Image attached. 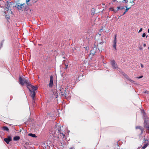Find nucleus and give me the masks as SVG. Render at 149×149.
Wrapping results in <instances>:
<instances>
[{
	"instance_id": "1",
	"label": "nucleus",
	"mask_w": 149,
	"mask_h": 149,
	"mask_svg": "<svg viewBox=\"0 0 149 149\" xmlns=\"http://www.w3.org/2000/svg\"><path fill=\"white\" fill-rule=\"evenodd\" d=\"M19 82L22 86H23L25 84L26 85L27 88L31 93L30 95L32 98V102H34V97L36 95L35 91L37 89V87L31 85L28 80L25 78H22L20 77L19 78Z\"/></svg>"
},
{
	"instance_id": "2",
	"label": "nucleus",
	"mask_w": 149,
	"mask_h": 149,
	"mask_svg": "<svg viewBox=\"0 0 149 149\" xmlns=\"http://www.w3.org/2000/svg\"><path fill=\"white\" fill-rule=\"evenodd\" d=\"M66 90L65 88H62L60 89L61 95L64 98H65L68 96V93L66 92Z\"/></svg>"
},
{
	"instance_id": "3",
	"label": "nucleus",
	"mask_w": 149,
	"mask_h": 149,
	"mask_svg": "<svg viewBox=\"0 0 149 149\" xmlns=\"http://www.w3.org/2000/svg\"><path fill=\"white\" fill-rule=\"evenodd\" d=\"M25 4H20L19 3H17L15 6V7L18 10H23L25 9Z\"/></svg>"
},
{
	"instance_id": "4",
	"label": "nucleus",
	"mask_w": 149,
	"mask_h": 149,
	"mask_svg": "<svg viewBox=\"0 0 149 149\" xmlns=\"http://www.w3.org/2000/svg\"><path fill=\"white\" fill-rule=\"evenodd\" d=\"M136 129H139L140 130V134L139 135V138L141 139L142 137L144 136V135H143V129L142 127L141 126H138L136 127Z\"/></svg>"
},
{
	"instance_id": "5",
	"label": "nucleus",
	"mask_w": 149,
	"mask_h": 149,
	"mask_svg": "<svg viewBox=\"0 0 149 149\" xmlns=\"http://www.w3.org/2000/svg\"><path fill=\"white\" fill-rule=\"evenodd\" d=\"M53 77L51 75L50 77L49 83V86L50 88H52L53 86Z\"/></svg>"
},
{
	"instance_id": "6",
	"label": "nucleus",
	"mask_w": 149,
	"mask_h": 149,
	"mask_svg": "<svg viewBox=\"0 0 149 149\" xmlns=\"http://www.w3.org/2000/svg\"><path fill=\"white\" fill-rule=\"evenodd\" d=\"M6 10V11H5V13L6 15L8 13V14L10 13L11 14L12 13V12L11 11V8L10 7L8 6V8L7 7Z\"/></svg>"
},
{
	"instance_id": "7",
	"label": "nucleus",
	"mask_w": 149,
	"mask_h": 149,
	"mask_svg": "<svg viewBox=\"0 0 149 149\" xmlns=\"http://www.w3.org/2000/svg\"><path fill=\"white\" fill-rule=\"evenodd\" d=\"M149 124V121L148 117L146 116H144V126L147 125Z\"/></svg>"
},
{
	"instance_id": "8",
	"label": "nucleus",
	"mask_w": 149,
	"mask_h": 149,
	"mask_svg": "<svg viewBox=\"0 0 149 149\" xmlns=\"http://www.w3.org/2000/svg\"><path fill=\"white\" fill-rule=\"evenodd\" d=\"M111 65H112V67L113 69H117L118 68L117 64L116 63L115 61L112 60L111 61Z\"/></svg>"
},
{
	"instance_id": "9",
	"label": "nucleus",
	"mask_w": 149,
	"mask_h": 149,
	"mask_svg": "<svg viewBox=\"0 0 149 149\" xmlns=\"http://www.w3.org/2000/svg\"><path fill=\"white\" fill-rule=\"evenodd\" d=\"M145 141H146V143H145L143 146L142 147L143 149H145L148 145H149V138L145 140Z\"/></svg>"
},
{
	"instance_id": "10",
	"label": "nucleus",
	"mask_w": 149,
	"mask_h": 149,
	"mask_svg": "<svg viewBox=\"0 0 149 149\" xmlns=\"http://www.w3.org/2000/svg\"><path fill=\"white\" fill-rule=\"evenodd\" d=\"M4 140L6 143L8 144L9 142L11 140L12 138L11 136H8L7 138H5Z\"/></svg>"
},
{
	"instance_id": "11",
	"label": "nucleus",
	"mask_w": 149,
	"mask_h": 149,
	"mask_svg": "<svg viewBox=\"0 0 149 149\" xmlns=\"http://www.w3.org/2000/svg\"><path fill=\"white\" fill-rule=\"evenodd\" d=\"M116 42H117V39H116V38L114 39L113 41V47L114 48V49L115 51L116 50Z\"/></svg>"
},
{
	"instance_id": "12",
	"label": "nucleus",
	"mask_w": 149,
	"mask_h": 149,
	"mask_svg": "<svg viewBox=\"0 0 149 149\" xmlns=\"http://www.w3.org/2000/svg\"><path fill=\"white\" fill-rule=\"evenodd\" d=\"M123 74V76H124V77L125 78H126L127 79V80H128L130 81H131V82H134V81H133V80H132L131 79H130L129 78V77H128V76L126 74H125V73H124V74Z\"/></svg>"
},
{
	"instance_id": "13",
	"label": "nucleus",
	"mask_w": 149,
	"mask_h": 149,
	"mask_svg": "<svg viewBox=\"0 0 149 149\" xmlns=\"http://www.w3.org/2000/svg\"><path fill=\"white\" fill-rule=\"evenodd\" d=\"M144 127L146 129V132L149 134V125H148Z\"/></svg>"
},
{
	"instance_id": "14",
	"label": "nucleus",
	"mask_w": 149,
	"mask_h": 149,
	"mask_svg": "<svg viewBox=\"0 0 149 149\" xmlns=\"http://www.w3.org/2000/svg\"><path fill=\"white\" fill-rule=\"evenodd\" d=\"M20 139V137L19 136H16L14 137L13 140L14 141H17L19 140Z\"/></svg>"
},
{
	"instance_id": "15",
	"label": "nucleus",
	"mask_w": 149,
	"mask_h": 149,
	"mask_svg": "<svg viewBox=\"0 0 149 149\" xmlns=\"http://www.w3.org/2000/svg\"><path fill=\"white\" fill-rule=\"evenodd\" d=\"M3 130L4 131H9L8 128L6 126H3L2 128Z\"/></svg>"
},
{
	"instance_id": "16",
	"label": "nucleus",
	"mask_w": 149,
	"mask_h": 149,
	"mask_svg": "<svg viewBox=\"0 0 149 149\" xmlns=\"http://www.w3.org/2000/svg\"><path fill=\"white\" fill-rule=\"evenodd\" d=\"M118 9H119L120 10H122L124 9V7L122 6H120L117 7Z\"/></svg>"
},
{
	"instance_id": "17",
	"label": "nucleus",
	"mask_w": 149,
	"mask_h": 149,
	"mask_svg": "<svg viewBox=\"0 0 149 149\" xmlns=\"http://www.w3.org/2000/svg\"><path fill=\"white\" fill-rule=\"evenodd\" d=\"M28 135L32 136V137H36L35 134H33L32 133L29 134Z\"/></svg>"
},
{
	"instance_id": "18",
	"label": "nucleus",
	"mask_w": 149,
	"mask_h": 149,
	"mask_svg": "<svg viewBox=\"0 0 149 149\" xmlns=\"http://www.w3.org/2000/svg\"><path fill=\"white\" fill-rule=\"evenodd\" d=\"M109 10L110 11H113L115 13H116V11L113 8H110Z\"/></svg>"
},
{
	"instance_id": "19",
	"label": "nucleus",
	"mask_w": 149,
	"mask_h": 149,
	"mask_svg": "<svg viewBox=\"0 0 149 149\" xmlns=\"http://www.w3.org/2000/svg\"><path fill=\"white\" fill-rule=\"evenodd\" d=\"M125 7L126 8V9H125V11L126 12H127V11H128V10L131 8V7H130V8H127V6H125Z\"/></svg>"
},
{
	"instance_id": "20",
	"label": "nucleus",
	"mask_w": 149,
	"mask_h": 149,
	"mask_svg": "<svg viewBox=\"0 0 149 149\" xmlns=\"http://www.w3.org/2000/svg\"><path fill=\"white\" fill-rule=\"evenodd\" d=\"M113 2L114 3H115L116 4L118 2V1L117 0H113Z\"/></svg>"
},
{
	"instance_id": "21",
	"label": "nucleus",
	"mask_w": 149,
	"mask_h": 149,
	"mask_svg": "<svg viewBox=\"0 0 149 149\" xmlns=\"http://www.w3.org/2000/svg\"><path fill=\"white\" fill-rule=\"evenodd\" d=\"M146 33H144L142 35V37H144L146 36Z\"/></svg>"
},
{
	"instance_id": "22",
	"label": "nucleus",
	"mask_w": 149,
	"mask_h": 149,
	"mask_svg": "<svg viewBox=\"0 0 149 149\" xmlns=\"http://www.w3.org/2000/svg\"><path fill=\"white\" fill-rule=\"evenodd\" d=\"M144 93L147 94H149V91H146L144 92Z\"/></svg>"
},
{
	"instance_id": "23",
	"label": "nucleus",
	"mask_w": 149,
	"mask_h": 149,
	"mask_svg": "<svg viewBox=\"0 0 149 149\" xmlns=\"http://www.w3.org/2000/svg\"><path fill=\"white\" fill-rule=\"evenodd\" d=\"M123 2H124L126 3H127L128 2V1H127V0H124L123 1Z\"/></svg>"
},
{
	"instance_id": "24",
	"label": "nucleus",
	"mask_w": 149,
	"mask_h": 149,
	"mask_svg": "<svg viewBox=\"0 0 149 149\" xmlns=\"http://www.w3.org/2000/svg\"><path fill=\"white\" fill-rule=\"evenodd\" d=\"M143 77V76H140V77H136V78H137L138 79H140L141 78Z\"/></svg>"
},
{
	"instance_id": "25",
	"label": "nucleus",
	"mask_w": 149,
	"mask_h": 149,
	"mask_svg": "<svg viewBox=\"0 0 149 149\" xmlns=\"http://www.w3.org/2000/svg\"><path fill=\"white\" fill-rule=\"evenodd\" d=\"M114 10H115L116 11V12H117L119 10V9H118V8H117L116 9H114Z\"/></svg>"
},
{
	"instance_id": "26",
	"label": "nucleus",
	"mask_w": 149,
	"mask_h": 149,
	"mask_svg": "<svg viewBox=\"0 0 149 149\" xmlns=\"http://www.w3.org/2000/svg\"><path fill=\"white\" fill-rule=\"evenodd\" d=\"M65 68L66 69L68 68V65H67L66 64L65 65Z\"/></svg>"
},
{
	"instance_id": "27",
	"label": "nucleus",
	"mask_w": 149,
	"mask_h": 149,
	"mask_svg": "<svg viewBox=\"0 0 149 149\" xmlns=\"http://www.w3.org/2000/svg\"><path fill=\"white\" fill-rule=\"evenodd\" d=\"M142 30V28H141L140 29V30H139V33H140V32H141Z\"/></svg>"
},
{
	"instance_id": "28",
	"label": "nucleus",
	"mask_w": 149,
	"mask_h": 149,
	"mask_svg": "<svg viewBox=\"0 0 149 149\" xmlns=\"http://www.w3.org/2000/svg\"><path fill=\"white\" fill-rule=\"evenodd\" d=\"M142 49V48L141 46H140V47H139V49L140 50Z\"/></svg>"
},
{
	"instance_id": "29",
	"label": "nucleus",
	"mask_w": 149,
	"mask_h": 149,
	"mask_svg": "<svg viewBox=\"0 0 149 149\" xmlns=\"http://www.w3.org/2000/svg\"><path fill=\"white\" fill-rule=\"evenodd\" d=\"M141 67L142 68H143V64H141Z\"/></svg>"
},
{
	"instance_id": "30",
	"label": "nucleus",
	"mask_w": 149,
	"mask_h": 149,
	"mask_svg": "<svg viewBox=\"0 0 149 149\" xmlns=\"http://www.w3.org/2000/svg\"><path fill=\"white\" fill-rule=\"evenodd\" d=\"M30 1V0H26V3H28Z\"/></svg>"
},
{
	"instance_id": "31",
	"label": "nucleus",
	"mask_w": 149,
	"mask_h": 149,
	"mask_svg": "<svg viewBox=\"0 0 149 149\" xmlns=\"http://www.w3.org/2000/svg\"><path fill=\"white\" fill-rule=\"evenodd\" d=\"M116 36H117V35H116V34L115 35L114 39H115L116 38V39H117Z\"/></svg>"
},
{
	"instance_id": "32",
	"label": "nucleus",
	"mask_w": 149,
	"mask_h": 149,
	"mask_svg": "<svg viewBox=\"0 0 149 149\" xmlns=\"http://www.w3.org/2000/svg\"><path fill=\"white\" fill-rule=\"evenodd\" d=\"M126 13V12L125 11V12H124V13H123V15H122V16H123V15H125V14Z\"/></svg>"
},
{
	"instance_id": "33",
	"label": "nucleus",
	"mask_w": 149,
	"mask_h": 149,
	"mask_svg": "<svg viewBox=\"0 0 149 149\" xmlns=\"http://www.w3.org/2000/svg\"><path fill=\"white\" fill-rule=\"evenodd\" d=\"M143 46L144 47H145L146 46V44L145 43H144L143 44Z\"/></svg>"
},
{
	"instance_id": "34",
	"label": "nucleus",
	"mask_w": 149,
	"mask_h": 149,
	"mask_svg": "<svg viewBox=\"0 0 149 149\" xmlns=\"http://www.w3.org/2000/svg\"><path fill=\"white\" fill-rule=\"evenodd\" d=\"M69 149H74V147H71Z\"/></svg>"
},
{
	"instance_id": "35",
	"label": "nucleus",
	"mask_w": 149,
	"mask_h": 149,
	"mask_svg": "<svg viewBox=\"0 0 149 149\" xmlns=\"http://www.w3.org/2000/svg\"><path fill=\"white\" fill-rule=\"evenodd\" d=\"M136 0H133L132 2L134 3V1H135Z\"/></svg>"
},
{
	"instance_id": "36",
	"label": "nucleus",
	"mask_w": 149,
	"mask_h": 149,
	"mask_svg": "<svg viewBox=\"0 0 149 149\" xmlns=\"http://www.w3.org/2000/svg\"><path fill=\"white\" fill-rule=\"evenodd\" d=\"M63 136H65V134L63 133L62 134Z\"/></svg>"
},
{
	"instance_id": "37",
	"label": "nucleus",
	"mask_w": 149,
	"mask_h": 149,
	"mask_svg": "<svg viewBox=\"0 0 149 149\" xmlns=\"http://www.w3.org/2000/svg\"><path fill=\"white\" fill-rule=\"evenodd\" d=\"M148 33H149V29H148Z\"/></svg>"
},
{
	"instance_id": "38",
	"label": "nucleus",
	"mask_w": 149,
	"mask_h": 149,
	"mask_svg": "<svg viewBox=\"0 0 149 149\" xmlns=\"http://www.w3.org/2000/svg\"><path fill=\"white\" fill-rule=\"evenodd\" d=\"M36 2H37V1H34V2L35 3H36Z\"/></svg>"
},
{
	"instance_id": "39",
	"label": "nucleus",
	"mask_w": 149,
	"mask_h": 149,
	"mask_svg": "<svg viewBox=\"0 0 149 149\" xmlns=\"http://www.w3.org/2000/svg\"><path fill=\"white\" fill-rule=\"evenodd\" d=\"M130 3H133V2H132V1H130Z\"/></svg>"
},
{
	"instance_id": "40",
	"label": "nucleus",
	"mask_w": 149,
	"mask_h": 149,
	"mask_svg": "<svg viewBox=\"0 0 149 149\" xmlns=\"http://www.w3.org/2000/svg\"><path fill=\"white\" fill-rule=\"evenodd\" d=\"M147 36H148L147 35V36H146V37L147 38Z\"/></svg>"
},
{
	"instance_id": "41",
	"label": "nucleus",
	"mask_w": 149,
	"mask_h": 149,
	"mask_svg": "<svg viewBox=\"0 0 149 149\" xmlns=\"http://www.w3.org/2000/svg\"><path fill=\"white\" fill-rule=\"evenodd\" d=\"M148 49H149V47L148 48Z\"/></svg>"
}]
</instances>
